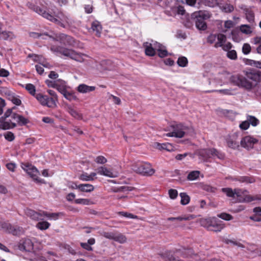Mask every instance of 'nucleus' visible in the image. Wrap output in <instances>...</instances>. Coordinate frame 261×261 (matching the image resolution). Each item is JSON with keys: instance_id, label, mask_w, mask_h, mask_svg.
<instances>
[{"instance_id": "nucleus-1", "label": "nucleus", "mask_w": 261, "mask_h": 261, "mask_svg": "<svg viewBox=\"0 0 261 261\" xmlns=\"http://www.w3.org/2000/svg\"><path fill=\"white\" fill-rule=\"evenodd\" d=\"M32 9L43 17L61 25L63 28L69 26L72 23V20L68 16L65 15L62 12H58L57 13H54V16H53L46 12L44 9L38 6H33Z\"/></svg>"}, {"instance_id": "nucleus-2", "label": "nucleus", "mask_w": 261, "mask_h": 261, "mask_svg": "<svg viewBox=\"0 0 261 261\" xmlns=\"http://www.w3.org/2000/svg\"><path fill=\"white\" fill-rule=\"evenodd\" d=\"M50 50L54 53L61 54L80 63L84 62V57H86V55L85 54L77 53L72 49L63 47L53 46H51Z\"/></svg>"}, {"instance_id": "nucleus-3", "label": "nucleus", "mask_w": 261, "mask_h": 261, "mask_svg": "<svg viewBox=\"0 0 261 261\" xmlns=\"http://www.w3.org/2000/svg\"><path fill=\"white\" fill-rule=\"evenodd\" d=\"M25 214L28 217L35 221L43 220V216L47 217L49 220H57L59 219L60 216L63 215L62 213H49L47 212L42 211L37 212L29 208H27L25 210Z\"/></svg>"}, {"instance_id": "nucleus-4", "label": "nucleus", "mask_w": 261, "mask_h": 261, "mask_svg": "<svg viewBox=\"0 0 261 261\" xmlns=\"http://www.w3.org/2000/svg\"><path fill=\"white\" fill-rule=\"evenodd\" d=\"M211 14L207 11H199L193 13L192 17L195 19L196 28L201 30H205L207 28L205 20L210 18Z\"/></svg>"}, {"instance_id": "nucleus-5", "label": "nucleus", "mask_w": 261, "mask_h": 261, "mask_svg": "<svg viewBox=\"0 0 261 261\" xmlns=\"http://www.w3.org/2000/svg\"><path fill=\"white\" fill-rule=\"evenodd\" d=\"M249 80L246 75L245 76H243L240 74H234L231 75L230 77V82L234 85L247 90L251 89L253 86V83Z\"/></svg>"}, {"instance_id": "nucleus-6", "label": "nucleus", "mask_w": 261, "mask_h": 261, "mask_svg": "<svg viewBox=\"0 0 261 261\" xmlns=\"http://www.w3.org/2000/svg\"><path fill=\"white\" fill-rule=\"evenodd\" d=\"M132 169L136 173L144 176H151L155 172V170L152 168L151 165L148 163L134 165Z\"/></svg>"}, {"instance_id": "nucleus-7", "label": "nucleus", "mask_w": 261, "mask_h": 261, "mask_svg": "<svg viewBox=\"0 0 261 261\" xmlns=\"http://www.w3.org/2000/svg\"><path fill=\"white\" fill-rule=\"evenodd\" d=\"M205 227L209 230L214 231H220L225 227V224L223 221L216 218H212L206 219Z\"/></svg>"}, {"instance_id": "nucleus-8", "label": "nucleus", "mask_w": 261, "mask_h": 261, "mask_svg": "<svg viewBox=\"0 0 261 261\" xmlns=\"http://www.w3.org/2000/svg\"><path fill=\"white\" fill-rule=\"evenodd\" d=\"M21 167L34 181L38 183H45L44 179L38 177L39 172L35 166L31 164H22Z\"/></svg>"}, {"instance_id": "nucleus-9", "label": "nucleus", "mask_w": 261, "mask_h": 261, "mask_svg": "<svg viewBox=\"0 0 261 261\" xmlns=\"http://www.w3.org/2000/svg\"><path fill=\"white\" fill-rule=\"evenodd\" d=\"M231 76L226 72L218 74L216 77L211 79L209 84H213L215 87L218 86H222L223 84L227 83V80H230Z\"/></svg>"}, {"instance_id": "nucleus-10", "label": "nucleus", "mask_w": 261, "mask_h": 261, "mask_svg": "<svg viewBox=\"0 0 261 261\" xmlns=\"http://www.w3.org/2000/svg\"><path fill=\"white\" fill-rule=\"evenodd\" d=\"M101 234L107 239L113 240L121 244L125 243L127 240L124 235L119 232L103 231Z\"/></svg>"}, {"instance_id": "nucleus-11", "label": "nucleus", "mask_w": 261, "mask_h": 261, "mask_svg": "<svg viewBox=\"0 0 261 261\" xmlns=\"http://www.w3.org/2000/svg\"><path fill=\"white\" fill-rule=\"evenodd\" d=\"M36 98L41 105L49 108H54L56 106V102L53 97H48L47 95L41 93L36 94Z\"/></svg>"}, {"instance_id": "nucleus-12", "label": "nucleus", "mask_w": 261, "mask_h": 261, "mask_svg": "<svg viewBox=\"0 0 261 261\" xmlns=\"http://www.w3.org/2000/svg\"><path fill=\"white\" fill-rule=\"evenodd\" d=\"M53 40L59 41L65 45L72 46L76 45V42L74 38L64 34L56 35V37L55 38H53Z\"/></svg>"}, {"instance_id": "nucleus-13", "label": "nucleus", "mask_w": 261, "mask_h": 261, "mask_svg": "<svg viewBox=\"0 0 261 261\" xmlns=\"http://www.w3.org/2000/svg\"><path fill=\"white\" fill-rule=\"evenodd\" d=\"M171 127L173 129L176 138H181L184 137L186 134L189 133V130L188 127L181 124L172 125Z\"/></svg>"}, {"instance_id": "nucleus-14", "label": "nucleus", "mask_w": 261, "mask_h": 261, "mask_svg": "<svg viewBox=\"0 0 261 261\" xmlns=\"http://www.w3.org/2000/svg\"><path fill=\"white\" fill-rule=\"evenodd\" d=\"M258 142V140L250 136L243 138L240 142L242 147L250 150L253 148L255 144Z\"/></svg>"}, {"instance_id": "nucleus-15", "label": "nucleus", "mask_w": 261, "mask_h": 261, "mask_svg": "<svg viewBox=\"0 0 261 261\" xmlns=\"http://www.w3.org/2000/svg\"><path fill=\"white\" fill-rule=\"evenodd\" d=\"M20 250L31 251L33 249V244L30 239H23L20 241L18 245Z\"/></svg>"}, {"instance_id": "nucleus-16", "label": "nucleus", "mask_w": 261, "mask_h": 261, "mask_svg": "<svg viewBox=\"0 0 261 261\" xmlns=\"http://www.w3.org/2000/svg\"><path fill=\"white\" fill-rule=\"evenodd\" d=\"M238 134L234 133L227 137L226 139L227 146L232 149H237L239 147V142L238 141Z\"/></svg>"}, {"instance_id": "nucleus-17", "label": "nucleus", "mask_w": 261, "mask_h": 261, "mask_svg": "<svg viewBox=\"0 0 261 261\" xmlns=\"http://www.w3.org/2000/svg\"><path fill=\"white\" fill-rule=\"evenodd\" d=\"M97 173L103 176H107L111 178H115L118 176V172L113 171L105 167H100L97 169Z\"/></svg>"}, {"instance_id": "nucleus-18", "label": "nucleus", "mask_w": 261, "mask_h": 261, "mask_svg": "<svg viewBox=\"0 0 261 261\" xmlns=\"http://www.w3.org/2000/svg\"><path fill=\"white\" fill-rule=\"evenodd\" d=\"M34 60L39 62V63L41 64L36 65L35 66V68L37 72L40 74L43 73L44 71V69L43 67H48L49 66L48 63H46L42 59V57L36 56H35Z\"/></svg>"}, {"instance_id": "nucleus-19", "label": "nucleus", "mask_w": 261, "mask_h": 261, "mask_svg": "<svg viewBox=\"0 0 261 261\" xmlns=\"http://www.w3.org/2000/svg\"><path fill=\"white\" fill-rule=\"evenodd\" d=\"M91 29L97 37L100 36L102 28L99 21L95 20L92 22Z\"/></svg>"}, {"instance_id": "nucleus-20", "label": "nucleus", "mask_w": 261, "mask_h": 261, "mask_svg": "<svg viewBox=\"0 0 261 261\" xmlns=\"http://www.w3.org/2000/svg\"><path fill=\"white\" fill-rule=\"evenodd\" d=\"M0 124H2V129H9L14 128L16 126V124L15 122H13L10 119H4L3 122H0Z\"/></svg>"}, {"instance_id": "nucleus-21", "label": "nucleus", "mask_w": 261, "mask_h": 261, "mask_svg": "<svg viewBox=\"0 0 261 261\" xmlns=\"http://www.w3.org/2000/svg\"><path fill=\"white\" fill-rule=\"evenodd\" d=\"M226 41L227 38L225 35L221 33H218L217 34L216 42L214 44V47L215 48L221 47Z\"/></svg>"}, {"instance_id": "nucleus-22", "label": "nucleus", "mask_w": 261, "mask_h": 261, "mask_svg": "<svg viewBox=\"0 0 261 261\" xmlns=\"http://www.w3.org/2000/svg\"><path fill=\"white\" fill-rule=\"evenodd\" d=\"M96 175L95 172H92L88 174L86 172H84L79 175V179L82 181H92L94 179V177Z\"/></svg>"}, {"instance_id": "nucleus-23", "label": "nucleus", "mask_w": 261, "mask_h": 261, "mask_svg": "<svg viewBox=\"0 0 261 261\" xmlns=\"http://www.w3.org/2000/svg\"><path fill=\"white\" fill-rule=\"evenodd\" d=\"M12 117L20 125H25L29 121L28 119L16 113H13Z\"/></svg>"}, {"instance_id": "nucleus-24", "label": "nucleus", "mask_w": 261, "mask_h": 261, "mask_svg": "<svg viewBox=\"0 0 261 261\" xmlns=\"http://www.w3.org/2000/svg\"><path fill=\"white\" fill-rule=\"evenodd\" d=\"M94 86H89L85 84H80L77 88V91L82 93H88L95 90Z\"/></svg>"}, {"instance_id": "nucleus-25", "label": "nucleus", "mask_w": 261, "mask_h": 261, "mask_svg": "<svg viewBox=\"0 0 261 261\" xmlns=\"http://www.w3.org/2000/svg\"><path fill=\"white\" fill-rule=\"evenodd\" d=\"M143 46L145 48V54L147 56H153L155 54V51L149 42L144 43Z\"/></svg>"}, {"instance_id": "nucleus-26", "label": "nucleus", "mask_w": 261, "mask_h": 261, "mask_svg": "<svg viewBox=\"0 0 261 261\" xmlns=\"http://www.w3.org/2000/svg\"><path fill=\"white\" fill-rule=\"evenodd\" d=\"M245 75L247 78L254 82H258V70H252L246 72Z\"/></svg>"}, {"instance_id": "nucleus-27", "label": "nucleus", "mask_w": 261, "mask_h": 261, "mask_svg": "<svg viewBox=\"0 0 261 261\" xmlns=\"http://www.w3.org/2000/svg\"><path fill=\"white\" fill-rule=\"evenodd\" d=\"M94 189V186L91 184H84L79 185V190L81 192H91Z\"/></svg>"}, {"instance_id": "nucleus-28", "label": "nucleus", "mask_w": 261, "mask_h": 261, "mask_svg": "<svg viewBox=\"0 0 261 261\" xmlns=\"http://www.w3.org/2000/svg\"><path fill=\"white\" fill-rule=\"evenodd\" d=\"M219 7L220 9L223 12L225 13H229L232 12L234 8L233 7L228 4H219Z\"/></svg>"}, {"instance_id": "nucleus-29", "label": "nucleus", "mask_w": 261, "mask_h": 261, "mask_svg": "<svg viewBox=\"0 0 261 261\" xmlns=\"http://www.w3.org/2000/svg\"><path fill=\"white\" fill-rule=\"evenodd\" d=\"M156 147L159 149H165L167 151H171L172 150V146L169 143H163L160 144L159 143H156Z\"/></svg>"}, {"instance_id": "nucleus-30", "label": "nucleus", "mask_w": 261, "mask_h": 261, "mask_svg": "<svg viewBox=\"0 0 261 261\" xmlns=\"http://www.w3.org/2000/svg\"><path fill=\"white\" fill-rule=\"evenodd\" d=\"M179 196L181 198L180 203L182 205H186L189 203L190 198L186 193H180Z\"/></svg>"}, {"instance_id": "nucleus-31", "label": "nucleus", "mask_w": 261, "mask_h": 261, "mask_svg": "<svg viewBox=\"0 0 261 261\" xmlns=\"http://www.w3.org/2000/svg\"><path fill=\"white\" fill-rule=\"evenodd\" d=\"M50 224L47 221H41L36 225V227L40 230H46L49 228Z\"/></svg>"}, {"instance_id": "nucleus-32", "label": "nucleus", "mask_w": 261, "mask_h": 261, "mask_svg": "<svg viewBox=\"0 0 261 261\" xmlns=\"http://www.w3.org/2000/svg\"><path fill=\"white\" fill-rule=\"evenodd\" d=\"M206 149H200L197 152V154L199 156L201 161H206L207 160L206 156Z\"/></svg>"}, {"instance_id": "nucleus-33", "label": "nucleus", "mask_w": 261, "mask_h": 261, "mask_svg": "<svg viewBox=\"0 0 261 261\" xmlns=\"http://www.w3.org/2000/svg\"><path fill=\"white\" fill-rule=\"evenodd\" d=\"M64 97L69 101L76 100L77 99L76 96L73 92L67 91L63 95Z\"/></svg>"}, {"instance_id": "nucleus-34", "label": "nucleus", "mask_w": 261, "mask_h": 261, "mask_svg": "<svg viewBox=\"0 0 261 261\" xmlns=\"http://www.w3.org/2000/svg\"><path fill=\"white\" fill-rule=\"evenodd\" d=\"M13 34L10 32L3 31L0 32V39L3 40H8L13 38Z\"/></svg>"}, {"instance_id": "nucleus-35", "label": "nucleus", "mask_w": 261, "mask_h": 261, "mask_svg": "<svg viewBox=\"0 0 261 261\" xmlns=\"http://www.w3.org/2000/svg\"><path fill=\"white\" fill-rule=\"evenodd\" d=\"M212 158L213 159H216V158H217V159H220V160H222L224 158V154L219 151L218 150H217V149H215V148H213V149H212Z\"/></svg>"}, {"instance_id": "nucleus-36", "label": "nucleus", "mask_w": 261, "mask_h": 261, "mask_svg": "<svg viewBox=\"0 0 261 261\" xmlns=\"http://www.w3.org/2000/svg\"><path fill=\"white\" fill-rule=\"evenodd\" d=\"M200 174L198 171H193L191 172L188 175L187 178L189 180H194L198 178Z\"/></svg>"}, {"instance_id": "nucleus-37", "label": "nucleus", "mask_w": 261, "mask_h": 261, "mask_svg": "<svg viewBox=\"0 0 261 261\" xmlns=\"http://www.w3.org/2000/svg\"><path fill=\"white\" fill-rule=\"evenodd\" d=\"M68 112L73 117L80 119L82 118V115L77 111L72 108H68Z\"/></svg>"}, {"instance_id": "nucleus-38", "label": "nucleus", "mask_w": 261, "mask_h": 261, "mask_svg": "<svg viewBox=\"0 0 261 261\" xmlns=\"http://www.w3.org/2000/svg\"><path fill=\"white\" fill-rule=\"evenodd\" d=\"M238 181L241 182H246V183H253L255 181L253 177H249V176H242L238 178Z\"/></svg>"}, {"instance_id": "nucleus-39", "label": "nucleus", "mask_w": 261, "mask_h": 261, "mask_svg": "<svg viewBox=\"0 0 261 261\" xmlns=\"http://www.w3.org/2000/svg\"><path fill=\"white\" fill-rule=\"evenodd\" d=\"M74 202L76 204H81L83 205H89L92 203L90 199L84 198L76 199L75 200Z\"/></svg>"}, {"instance_id": "nucleus-40", "label": "nucleus", "mask_w": 261, "mask_h": 261, "mask_svg": "<svg viewBox=\"0 0 261 261\" xmlns=\"http://www.w3.org/2000/svg\"><path fill=\"white\" fill-rule=\"evenodd\" d=\"M247 120L249 123V124H251L253 126H257L259 123V120L254 116H248L247 117Z\"/></svg>"}, {"instance_id": "nucleus-41", "label": "nucleus", "mask_w": 261, "mask_h": 261, "mask_svg": "<svg viewBox=\"0 0 261 261\" xmlns=\"http://www.w3.org/2000/svg\"><path fill=\"white\" fill-rule=\"evenodd\" d=\"M177 63L179 66L184 67L187 65L188 61L187 58L180 57L178 59Z\"/></svg>"}, {"instance_id": "nucleus-42", "label": "nucleus", "mask_w": 261, "mask_h": 261, "mask_svg": "<svg viewBox=\"0 0 261 261\" xmlns=\"http://www.w3.org/2000/svg\"><path fill=\"white\" fill-rule=\"evenodd\" d=\"M240 31L245 34H249L252 33L251 27L249 25L246 24L242 25L240 27Z\"/></svg>"}, {"instance_id": "nucleus-43", "label": "nucleus", "mask_w": 261, "mask_h": 261, "mask_svg": "<svg viewBox=\"0 0 261 261\" xmlns=\"http://www.w3.org/2000/svg\"><path fill=\"white\" fill-rule=\"evenodd\" d=\"M25 89L27 90H28L29 93L35 96L36 95L35 93L36 92V89L35 87L32 84H28L25 85Z\"/></svg>"}, {"instance_id": "nucleus-44", "label": "nucleus", "mask_w": 261, "mask_h": 261, "mask_svg": "<svg viewBox=\"0 0 261 261\" xmlns=\"http://www.w3.org/2000/svg\"><path fill=\"white\" fill-rule=\"evenodd\" d=\"M213 92H217L219 93L223 94V95H231V90L229 89H221V90H213L210 91H207L206 92L211 93Z\"/></svg>"}, {"instance_id": "nucleus-45", "label": "nucleus", "mask_w": 261, "mask_h": 261, "mask_svg": "<svg viewBox=\"0 0 261 261\" xmlns=\"http://www.w3.org/2000/svg\"><path fill=\"white\" fill-rule=\"evenodd\" d=\"M217 34H212L207 37V42L211 44H212L214 43L215 44V43L216 42V40H217Z\"/></svg>"}, {"instance_id": "nucleus-46", "label": "nucleus", "mask_w": 261, "mask_h": 261, "mask_svg": "<svg viewBox=\"0 0 261 261\" xmlns=\"http://www.w3.org/2000/svg\"><path fill=\"white\" fill-rule=\"evenodd\" d=\"M14 113H12V109H9L5 113L4 115L0 117V122H3L4 119H7L10 117Z\"/></svg>"}, {"instance_id": "nucleus-47", "label": "nucleus", "mask_w": 261, "mask_h": 261, "mask_svg": "<svg viewBox=\"0 0 261 261\" xmlns=\"http://www.w3.org/2000/svg\"><path fill=\"white\" fill-rule=\"evenodd\" d=\"M227 57L231 60H236L237 59V54L235 50L231 49L227 51Z\"/></svg>"}, {"instance_id": "nucleus-48", "label": "nucleus", "mask_w": 261, "mask_h": 261, "mask_svg": "<svg viewBox=\"0 0 261 261\" xmlns=\"http://www.w3.org/2000/svg\"><path fill=\"white\" fill-rule=\"evenodd\" d=\"M218 217L224 220L229 221L232 219L233 217L230 214L227 213H221L218 215Z\"/></svg>"}, {"instance_id": "nucleus-49", "label": "nucleus", "mask_w": 261, "mask_h": 261, "mask_svg": "<svg viewBox=\"0 0 261 261\" xmlns=\"http://www.w3.org/2000/svg\"><path fill=\"white\" fill-rule=\"evenodd\" d=\"M222 191L225 193L226 195L230 197L234 198V191L231 188H223Z\"/></svg>"}, {"instance_id": "nucleus-50", "label": "nucleus", "mask_w": 261, "mask_h": 261, "mask_svg": "<svg viewBox=\"0 0 261 261\" xmlns=\"http://www.w3.org/2000/svg\"><path fill=\"white\" fill-rule=\"evenodd\" d=\"M29 35L31 37L34 38H37L42 37L43 39H45V37H44V36H48V35L46 34H40L36 32H31L29 33Z\"/></svg>"}, {"instance_id": "nucleus-51", "label": "nucleus", "mask_w": 261, "mask_h": 261, "mask_svg": "<svg viewBox=\"0 0 261 261\" xmlns=\"http://www.w3.org/2000/svg\"><path fill=\"white\" fill-rule=\"evenodd\" d=\"M251 46L248 43H244L242 47V51L244 54L248 55L251 51Z\"/></svg>"}, {"instance_id": "nucleus-52", "label": "nucleus", "mask_w": 261, "mask_h": 261, "mask_svg": "<svg viewBox=\"0 0 261 261\" xmlns=\"http://www.w3.org/2000/svg\"><path fill=\"white\" fill-rule=\"evenodd\" d=\"M5 138L8 141H12L15 139L14 134L11 132H7L4 134Z\"/></svg>"}, {"instance_id": "nucleus-53", "label": "nucleus", "mask_w": 261, "mask_h": 261, "mask_svg": "<svg viewBox=\"0 0 261 261\" xmlns=\"http://www.w3.org/2000/svg\"><path fill=\"white\" fill-rule=\"evenodd\" d=\"M151 45L153 46L155 51H158L160 50L162 48H164V46L161 44L160 43H158L156 41H151V42L150 43Z\"/></svg>"}, {"instance_id": "nucleus-54", "label": "nucleus", "mask_w": 261, "mask_h": 261, "mask_svg": "<svg viewBox=\"0 0 261 261\" xmlns=\"http://www.w3.org/2000/svg\"><path fill=\"white\" fill-rule=\"evenodd\" d=\"M206 3L208 6L213 8L219 5L217 0H206Z\"/></svg>"}, {"instance_id": "nucleus-55", "label": "nucleus", "mask_w": 261, "mask_h": 261, "mask_svg": "<svg viewBox=\"0 0 261 261\" xmlns=\"http://www.w3.org/2000/svg\"><path fill=\"white\" fill-rule=\"evenodd\" d=\"M232 47V44L229 42H227L225 43H224L221 47L222 48L223 50L226 51H228L230 50H231V48Z\"/></svg>"}, {"instance_id": "nucleus-56", "label": "nucleus", "mask_w": 261, "mask_h": 261, "mask_svg": "<svg viewBox=\"0 0 261 261\" xmlns=\"http://www.w3.org/2000/svg\"><path fill=\"white\" fill-rule=\"evenodd\" d=\"M169 197L172 199H174L176 198L178 195V192L176 190L170 189L168 192Z\"/></svg>"}, {"instance_id": "nucleus-57", "label": "nucleus", "mask_w": 261, "mask_h": 261, "mask_svg": "<svg viewBox=\"0 0 261 261\" xmlns=\"http://www.w3.org/2000/svg\"><path fill=\"white\" fill-rule=\"evenodd\" d=\"M246 18L248 20L249 22H251L254 20V13L251 11H247L246 13Z\"/></svg>"}, {"instance_id": "nucleus-58", "label": "nucleus", "mask_w": 261, "mask_h": 261, "mask_svg": "<svg viewBox=\"0 0 261 261\" xmlns=\"http://www.w3.org/2000/svg\"><path fill=\"white\" fill-rule=\"evenodd\" d=\"M119 214L123 217H127L130 219H136L137 218V216L134 215L131 213H128L124 212H119Z\"/></svg>"}, {"instance_id": "nucleus-59", "label": "nucleus", "mask_w": 261, "mask_h": 261, "mask_svg": "<svg viewBox=\"0 0 261 261\" xmlns=\"http://www.w3.org/2000/svg\"><path fill=\"white\" fill-rule=\"evenodd\" d=\"M95 161L98 164H103L107 162V160L104 156L100 155L95 159Z\"/></svg>"}, {"instance_id": "nucleus-60", "label": "nucleus", "mask_w": 261, "mask_h": 261, "mask_svg": "<svg viewBox=\"0 0 261 261\" xmlns=\"http://www.w3.org/2000/svg\"><path fill=\"white\" fill-rule=\"evenodd\" d=\"M233 24V22L232 20L225 21L224 22V27L226 29V30H224L223 32L225 33L227 29L232 28Z\"/></svg>"}, {"instance_id": "nucleus-61", "label": "nucleus", "mask_w": 261, "mask_h": 261, "mask_svg": "<svg viewBox=\"0 0 261 261\" xmlns=\"http://www.w3.org/2000/svg\"><path fill=\"white\" fill-rule=\"evenodd\" d=\"M194 218V216L193 215H189L187 217H175V219L176 220H178V221H183V220H185V221L190 220L193 219Z\"/></svg>"}, {"instance_id": "nucleus-62", "label": "nucleus", "mask_w": 261, "mask_h": 261, "mask_svg": "<svg viewBox=\"0 0 261 261\" xmlns=\"http://www.w3.org/2000/svg\"><path fill=\"white\" fill-rule=\"evenodd\" d=\"M56 89L63 95L67 91L64 86L59 85L58 84H57Z\"/></svg>"}, {"instance_id": "nucleus-63", "label": "nucleus", "mask_w": 261, "mask_h": 261, "mask_svg": "<svg viewBox=\"0 0 261 261\" xmlns=\"http://www.w3.org/2000/svg\"><path fill=\"white\" fill-rule=\"evenodd\" d=\"M249 123L248 122V120L243 121L240 124V127L242 129L246 130L249 127Z\"/></svg>"}, {"instance_id": "nucleus-64", "label": "nucleus", "mask_w": 261, "mask_h": 261, "mask_svg": "<svg viewBox=\"0 0 261 261\" xmlns=\"http://www.w3.org/2000/svg\"><path fill=\"white\" fill-rule=\"evenodd\" d=\"M176 12L178 15H184L186 13L185 10L182 6H179L176 8Z\"/></svg>"}]
</instances>
